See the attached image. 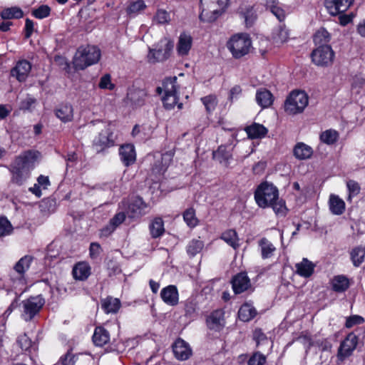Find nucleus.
Here are the masks:
<instances>
[{"instance_id":"nucleus-1","label":"nucleus","mask_w":365,"mask_h":365,"mask_svg":"<svg viewBox=\"0 0 365 365\" xmlns=\"http://www.w3.org/2000/svg\"><path fill=\"white\" fill-rule=\"evenodd\" d=\"M38 156V152L29 150L16 158L9 168L12 182L19 185L24 184L29 178Z\"/></svg>"},{"instance_id":"nucleus-2","label":"nucleus","mask_w":365,"mask_h":365,"mask_svg":"<svg viewBox=\"0 0 365 365\" xmlns=\"http://www.w3.org/2000/svg\"><path fill=\"white\" fill-rule=\"evenodd\" d=\"M101 56V50L96 46H80L73 59V67L78 70H84L92 65L96 64Z\"/></svg>"},{"instance_id":"nucleus-3","label":"nucleus","mask_w":365,"mask_h":365,"mask_svg":"<svg viewBox=\"0 0 365 365\" xmlns=\"http://www.w3.org/2000/svg\"><path fill=\"white\" fill-rule=\"evenodd\" d=\"M178 90L176 77L165 78L162 86H158L156 88L157 93L162 95L161 98L165 109H173L176 105L179 109L182 108V104L178 103Z\"/></svg>"},{"instance_id":"nucleus-4","label":"nucleus","mask_w":365,"mask_h":365,"mask_svg":"<svg viewBox=\"0 0 365 365\" xmlns=\"http://www.w3.org/2000/svg\"><path fill=\"white\" fill-rule=\"evenodd\" d=\"M228 0H200V19L203 22H213L225 11Z\"/></svg>"},{"instance_id":"nucleus-5","label":"nucleus","mask_w":365,"mask_h":365,"mask_svg":"<svg viewBox=\"0 0 365 365\" xmlns=\"http://www.w3.org/2000/svg\"><path fill=\"white\" fill-rule=\"evenodd\" d=\"M278 196L277 188L268 182L259 184L255 192L256 203L262 208L269 207L273 200L278 199Z\"/></svg>"},{"instance_id":"nucleus-6","label":"nucleus","mask_w":365,"mask_h":365,"mask_svg":"<svg viewBox=\"0 0 365 365\" xmlns=\"http://www.w3.org/2000/svg\"><path fill=\"white\" fill-rule=\"evenodd\" d=\"M309 97L303 91H293L284 102V110L289 115H296L304 111L308 106Z\"/></svg>"},{"instance_id":"nucleus-7","label":"nucleus","mask_w":365,"mask_h":365,"mask_svg":"<svg viewBox=\"0 0 365 365\" xmlns=\"http://www.w3.org/2000/svg\"><path fill=\"white\" fill-rule=\"evenodd\" d=\"M251 47V38L249 34L245 33L233 35L227 43V48L236 58L247 55L250 52Z\"/></svg>"},{"instance_id":"nucleus-8","label":"nucleus","mask_w":365,"mask_h":365,"mask_svg":"<svg viewBox=\"0 0 365 365\" xmlns=\"http://www.w3.org/2000/svg\"><path fill=\"white\" fill-rule=\"evenodd\" d=\"M117 138L116 128L113 123H108L93 140V146L97 152L115 145Z\"/></svg>"},{"instance_id":"nucleus-9","label":"nucleus","mask_w":365,"mask_h":365,"mask_svg":"<svg viewBox=\"0 0 365 365\" xmlns=\"http://www.w3.org/2000/svg\"><path fill=\"white\" fill-rule=\"evenodd\" d=\"M173 48V43L167 38H162L154 48H149L147 56L149 63L160 62L167 60Z\"/></svg>"},{"instance_id":"nucleus-10","label":"nucleus","mask_w":365,"mask_h":365,"mask_svg":"<svg viewBox=\"0 0 365 365\" xmlns=\"http://www.w3.org/2000/svg\"><path fill=\"white\" fill-rule=\"evenodd\" d=\"M312 62L317 66L327 67L332 64L334 52L329 45L319 46L311 54Z\"/></svg>"},{"instance_id":"nucleus-11","label":"nucleus","mask_w":365,"mask_h":365,"mask_svg":"<svg viewBox=\"0 0 365 365\" xmlns=\"http://www.w3.org/2000/svg\"><path fill=\"white\" fill-rule=\"evenodd\" d=\"M45 302L41 296L31 297L22 302L21 317L25 321L31 320L39 312Z\"/></svg>"},{"instance_id":"nucleus-12","label":"nucleus","mask_w":365,"mask_h":365,"mask_svg":"<svg viewBox=\"0 0 365 365\" xmlns=\"http://www.w3.org/2000/svg\"><path fill=\"white\" fill-rule=\"evenodd\" d=\"M359 338L354 333H349L341 341L337 352L338 360L343 361L352 355L358 344Z\"/></svg>"},{"instance_id":"nucleus-13","label":"nucleus","mask_w":365,"mask_h":365,"mask_svg":"<svg viewBox=\"0 0 365 365\" xmlns=\"http://www.w3.org/2000/svg\"><path fill=\"white\" fill-rule=\"evenodd\" d=\"M148 212V205L140 197H135L128 205V214L130 217H138Z\"/></svg>"},{"instance_id":"nucleus-14","label":"nucleus","mask_w":365,"mask_h":365,"mask_svg":"<svg viewBox=\"0 0 365 365\" xmlns=\"http://www.w3.org/2000/svg\"><path fill=\"white\" fill-rule=\"evenodd\" d=\"M232 289L236 294H241L251 289L250 279L246 272H240L232 279Z\"/></svg>"},{"instance_id":"nucleus-15","label":"nucleus","mask_w":365,"mask_h":365,"mask_svg":"<svg viewBox=\"0 0 365 365\" xmlns=\"http://www.w3.org/2000/svg\"><path fill=\"white\" fill-rule=\"evenodd\" d=\"M353 3V0H326L325 6L328 12L336 16L345 12Z\"/></svg>"},{"instance_id":"nucleus-16","label":"nucleus","mask_w":365,"mask_h":365,"mask_svg":"<svg viewBox=\"0 0 365 365\" xmlns=\"http://www.w3.org/2000/svg\"><path fill=\"white\" fill-rule=\"evenodd\" d=\"M173 349L175 357L179 360H187L192 355L190 345L182 339H178L175 341Z\"/></svg>"},{"instance_id":"nucleus-17","label":"nucleus","mask_w":365,"mask_h":365,"mask_svg":"<svg viewBox=\"0 0 365 365\" xmlns=\"http://www.w3.org/2000/svg\"><path fill=\"white\" fill-rule=\"evenodd\" d=\"M160 297L169 306H175L179 302V293L175 285H168L162 289Z\"/></svg>"},{"instance_id":"nucleus-18","label":"nucleus","mask_w":365,"mask_h":365,"mask_svg":"<svg viewBox=\"0 0 365 365\" xmlns=\"http://www.w3.org/2000/svg\"><path fill=\"white\" fill-rule=\"evenodd\" d=\"M192 46V38L186 33H182L178 37L176 45V51L178 55L181 57L186 56L189 54Z\"/></svg>"},{"instance_id":"nucleus-19","label":"nucleus","mask_w":365,"mask_h":365,"mask_svg":"<svg viewBox=\"0 0 365 365\" xmlns=\"http://www.w3.org/2000/svg\"><path fill=\"white\" fill-rule=\"evenodd\" d=\"M91 274V267L90 264L85 262H78L74 264L72 269V276L74 279L78 281L86 280Z\"/></svg>"},{"instance_id":"nucleus-20","label":"nucleus","mask_w":365,"mask_h":365,"mask_svg":"<svg viewBox=\"0 0 365 365\" xmlns=\"http://www.w3.org/2000/svg\"><path fill=\"white\" fill-rule=\"evenodd\" d=\"M31 69V63L26 60H21L16 63L11 73L12 76H15L19 81L21 82L26 79Z\"/></svg>"},{"instance_id":"nucleus-21","label":"nucleus","mask_w":365,"mask_h":365,"mask_svg":"<svg viewBox=\"0 0 365 365\" xmlns=\"http://www.w3.org/2000/svg\"><path fill=\"white\" fill-rule=\"evenodd\" d=\"M267 7L277 18L279 21L284 20L288 8L278 0H267Z\"/></svg>"},{"instance_id":"nucleus-22","label":"nucleus","mask_w":365,"mask_h":365,"mask_svg":"<svg viewBox=\"0 0 365 365\" xmlns=\"http://www.w3.org/2000/svg\"><path fill=\"white\" fill-rule=\"evenodd\" d=\"M245 131L247 133L250 139H262L264 138L268 130L263 125L253 123L250 125L246 126Z\"/></svg>"},{"instance_id":"nucleus-23","label":"nucleus","mask_w":365,"mask_h":365,"mask_svg":"<svg viewBox=\"0 0 365 365\" xmlns=\"http://www.w3.org/2000/svg\"><path fill=\"white\" fill-rule=\"evenodd\" d=\"M330 285L333 291L341 293L349 289L350 286V280L345 275H336L331 279Z\"/></svg>"},{"instance_id":"nucleus-24","label":"nucleus","mask_w":365,"mask_h":365,"mask_svg":"<svg viewBox=\"0 0 365 365\" xmlns=\"http://www.w3.org/2000/svg\"><path fill=\"white\" fill-rule=\"evenodd\" d=\"M33 257L31 256L25 255L21 257L14 266V270L21 275L19 283L22 285H25L26 284V280L23 275L29 269Z\"/></svg>"},{"instance_id":"nucleus-25","label":"nucleus","mask_w":365,"mask_h":365,"mask_svg":"<svg viewBox=\"0 0 365 365\" xmlns=\"http://www.w3.org/2000/svg\"><path fill=\"white\" fill-rule=\"evenodd\" d=\"M207 324L210 329L220 330L225 324L224 314L222 310H215L211 313L207 319Z\"/></svg>"},{"instance_id":"nucleus-26","label":"nucleus","mask_w":365,"mask_h":365,"mask_svg":"<svg viewBox=\"0 0 365 365\" xmlns=\"http://www.w3.org/2000/svg\"><path fill=\"white\" fill-rule=\"evenodd\" d=\"M295 267L297 274L307 278L314 273L315 264L308 259L303 258L300 262L296 264Z\"/></svg>"},{"instance_id":"nucleus-27","label":"nucleus","mask_w":365,"mask_h":365,"mask_svg":"<svg viewBox=\"0 0 365 365\" xmlns=\"http://www.w3.org/2000/svg\"><path fill=\"white\" fill-rule=\"evenodd\" d=\"M255 99L257 103L262 108H267L273 103V96L271 92L266 88L258 89L256 92Z\"/></svg>"},{"instance_id":"nucleus-28","label":"nucleus","mask_w":365,"mask_h":365,"mask_svg":"<svg viewBox=\"0 0 365 365\" xmlns=\"http://www.w3.org/2000/svg\"><path fill=\"white\" fill-rule=\"evenodd\" d=\"M120 155L121 160L126 166L133 164L136 158L134 146L131 144L121 146L120 148Z\"/></svg>"},{"instance_id":"nucleus-29","label":"nucleus","mask_w":365,"mask_h":365,"mask_svg":"<svg viewBox=\"0 0 365 365\" xmlns=\"http://www.w3.org/2000/svg\"><path fill=\"white\" fill-rule=\"evenodd\" d=\"M55 114L62 122H70L73 118V106L70 104H61L55 110Z\"/></svg>"},{"instance_id":"nucleus-30","label":"nucleus","mask_w":365,"mask_h":365,"mask_svg":"<svg viewBox=\"0 0 365 365\" xmlns=\"http://www.w3.org/2000/svg\"><path fill=\"white\" fill-rule=\"evenodd\" d=\"M329 210L334 215H340L345 210V202L338 195H331L329 200Z\"/></svg>"},{"instance_id":"nucleus-31","label":"nucleus","mask_w":365,"mask_h":365,"mask_svg":"<svg viewBox=\"0 0 365 365\" xmlns=\"http://www.w3.org/2000/svg\"><path fill=\"white\" fill-rule=\"evenodd\" d=\"M125 219L124 212L117 213L110 221V224L101 230V235L108 236L115 228L120 225Z\"/></svg>"},{"instance_id":"nucleus-32","label":"nucleus","mask_w":365,"mask_h":365,"mask_svg":"<svg viewBox=\"0 0 365 365\" xmlns=\"http://www.w3.org/2000/svg\"><path fill=\"white\" fill-rule=\"evenodd\" d=\"M110 341V334L101 327H96L93 335V343L98 346L106 344Z\"/></svg>"},{"instance_id":"nucleus-33","label":"nucleus","mask_w":365,"mask_h":365,"mask_svg":"<svg viewBox=\"0 0 365 365\" xmlns=\"http://www.w3.org/2000/svg\"><path fill=\"white\" fill-rule=\"evenodd\" d=\"M120 301L117 298L111 297H106L102 300L101 307L106 313H116L120 307Z\"/></svg>"},{"instance_id":"nucleus-34","label":"nucleus","mask_w":365,"mask_h":365,"mask_svg":"<svg viewBox=\"0 0 365 365\" xmlns=\"http://www.w3.org/2000/svg\"><path fill=\"white\" fill-rule=\"evenodd\" d=\"M257 314L255 307L248 303H245L241 306L238 311V317L241 321L249 322Z\"/></svg>"},{"instance_id":"nucleus-35","label":"nucleus","mask_w":365,"mask_h":365,"mask_svg":"<svg viewBox=\"0 0 365 365\" xmlns=\"http://www.w3.org/2000/svg\"><path fill=\"white\" fill-rule=\"evenodd\" d=\"M312 148L303 143H297L294 148V155L299 160L308 159L312 155Z\"/></svg>"},{"instance_id":"nucleus-36","label":"nucleus","mask_w":365,"mask_h":365,"mask_svg":"<svg viewBox=\"0 0 365 365\" xmlns=\"http://www.w3.org/2000/svg\"><path fill=\"white\" fill-rule=\"evenodd\" d=\"M220 239L235 250L237 249L240 246L239 238L235 230L230 229L225 230L221 234Z\"/></svg>"},{"instance_id":"nucleus-37","label":"nucleus","mask_w":365,"mask_h":365,"mask_svg":"<svg viewBox=\"0 0 365 365\" xmlns=\"http://www.w3.org/2000/svg\"><path fill=\"white\" fill-rule=\"evenodd\" d=\"M289 38V33L284 25H280L272 34L273 43L279 46L285 43Z\"/></svg>"},{"instance_id":"nucleus-38","label":"nucleus","mask_w":365,"mask_h":365,"mask_svg":"<svg viewBox=\"0 0 365 365\" xmlns=\"http://www.w3.org/2000/svg\"><path fill=\"white\" fill-rule=\"evenodd\" d=\"M16 343L22 351H28L29 354L35 352L37 349V346L25 334L18 336Z\"/></svg>"},{"instance_id":"nucleus-39","label":"nucleus","mask_w":365,"mask_h":365,"mask_svg":"<svg viewBox=\"0 0 365 365\" xmlns=\"http://www.w3.org/2000/svg\"><path fill=\"white\" fill-rule=\"evenodd\" d=\"M261 248V254L263 259L270 258L276 250L273 244L266 238H262L259 242Z\"/></svg>"},{"instance_id":"nucleus-40","label":"nucleus","mask_w":365,"mask_h":365,"mask_svg":"<svg viewBox=\"0 0 365 365\" xmlns=\"http://www.w3.org/2000/svg\"><path fill=\"white\" fill-rule=\"evenodd\" d=\"M239 13L244 19L247 27L251 26L256 19V14L252 6L240 7Z\"/></svg>"},{"instance_id":"nucleus-41","label":"nucleus","mask_w":365,"mask_h":365,"mask_svg":"<svg viewBox=\"0 0 365 365\" xmlns=\"http://www.w3.org/2000/svg\"><path fill=\"white\" fill-rule=\"evenodd\" d=\"M232 157L231 148L227 145H220L213 152V158L220 163H227Z\"/></svg>"},{"instance_id":"nucleus-42","label":"nucleus","mask_w":365,"mask_h":365,"mask_svg":"<svg viewBox=\"0 0 365 365\" xmlns=\"http://www.w3.org/2000/svg\"><path fill=\"white\" fill-rule=\"evenodd\" d=\"M3 19H21L24 16L23 11L17 6L4 9L0 14Z\"/></svg>"},{"instance_id":"nucleus-43","label":"nucleus","mask_w":365,"mask_h":365,"mask_svg":"<svg viewBox=\"0 0 365 365\" xmlns=\"http://www.w3.org/2000/svg\"><path fill=\"white\" fill-rule=\"evenodd\" d=\"M150 231L153 238H157L161 236L164 232V223L160 217H156L150 225Z\"/></svg>"},{"instance_id":"nucleus-44","label":"nucleus","mask_w":365,"mask_h":365,"mask_svg":"<svg viewBox=\"0 0 365 365\" xmlns=\"http://www.w3.org/2000/svg\"><path fill=\"white\" fill-rule=\"evenodd\" d=\"M351 259L355 267H359L364 261L365 257V248L356 247L350 252Z\"/></svg>"},{"instance_id":"nucleus-45","label":"nucleus","mask_w":365,"mask_h":365,"mask_svg":"<svg viewBox=\"0 0 365 365\" xmlns=\"http://www.w3.org/2000/svg\"><path fill=\"white\" fill-rule=\"evenodd\" d=\"M182 216L185 222L190 228L195 227L199 223V220L195 215V210L192 207L186 209Z\"/></svg>"},{"instance_id":"nucleus-46","label":"nucleus","mask_w":365,"mask_h":365,"mask_svg":"<svg viewBox=\"0 0 365 365\" xmlns=\"http://www.w3.org/2000/svg\"><path fill=\"white\" fill-rule=\"evenodd\" d=\"M204 247V242L200 239H193L189 242L187 246V253L190 257H194L200 253Z\"/></svg>"},{"instance_id":"nucleus-47","label":"nucleus","mask_w":365,"mask_h":365,"mask_svg":"<svg viewBox=\"0 0 365 365\" xmlns=\"http://www.w3.org/2000/svg\"><path fill=\"white\" fill-rule=\"evenodd\" d=\"M146 93L143 90H136L128 94L129 100L136 106H142L145 102Z\"/></svg>"},{"instance_id":"nucleus-48","label":"nucleus","mask_w":365,"mask_h":365,"mask_svg":"<svg viewBox=\"0 0 365 365\" xmlns=\"http://www.w3.org/2000/svg\"><path fill=\"white\" fill-rule=\"evenodd\" d=\"M174 156V152L173 150H168L161 155V164L160 165H156L155 169L159 173H163L167 168L170 165Z\"/></svg>"},{"instance_id":"nucleus-49","label":"nucleus","mask_w":365,"mask_h":365,"mask_svg":"<svg viewBox=\"0 0 365 365\" xmlns=\"http://www.w3.org/2000/svg\"><path fill=\"white\" fill-rule=\"evenodd\" d=\"M339 138V133L332 129L327 130L320 135V140L327 145L334 144Z\"/></svg>"},{"instance_id":"nucleus-50","label":"nucleus","mask_w":365,"mask_h":365,"mask_svg":"<svg viewBox=\"0 0 365 365\" xmlns=\"http://www.w3.org/2000/svg\"><path fill=\"white\" fill-rule=\"evenodd\" d=\"M146 8L143 0L131 2L127 8V13L130 15H136Z\"/></svg>"},{"instance_id":"nucleus-51","label":"nucleus","mask_w":365,"mask_h":365,"mask_svg":"<svg viewBox=\"0 0 365 365\" xmlns=\"http://www.w3.org/2000/svg\"><path fill=\"white\" fill-rule=\"evenodd\" d=\"M329 40L330 35L329 32L323 28L319 29L314 36V41L316 44H327Z\"/></svg>"},{"instance_id":"nucleus-52","label":"nucleus","mask_w":365,"mask_h":365,"mask_svg":"<svg viewBox=\"0 0 365 365\" xmlns=\"http://www.w3.org/2000/svg\"><path fill=\"white\" fill-rule=\"evenodd\" d=\"M269 207H271L275 214L279 216H284L286 215L287 208L285 206V202L282 200H273L272 204H270Z\"/></svg>"},{"instance_id":"nucleus-53","label":"nucleus","mask_w":365,"mask_h":365,"mask_svg":"<svg viewBox=\"0 0 365 365\" xmlns=\"http://www.w3.org/2000/svg\"><path fill=\"white\" fill-rule=\"evenodd\" d=\"M170 19V13L165 10L159 9L157 11L153 20L158 24H168Z\"/></svg>"},{"instance_id":"nucleus-54","label":"nucleus","mask_w":365,"mask_h":365,"mask_svg":"<svg viewBox=\"0 0 365 365\" xmlns=\"http://www.w3.org/2000/svg\"><path fill=\"white\" fill-rule=\"evenodd\" d=\"M51 9L47 5H41L32 11V15L36 19H42L50 15Z\"/></svg>"},{"instance_id":"nucleus-55","label":"nucleus","mask_w":365,"mask_h":365,"mask_svg":"<svg viewBox=\"0 0 365 365\" xmlns=\"http://www.w3.org/2000/svg\"><path fill=\"white\" fill-rule=\"evenodd\" d=\"M201 101L204 104L206 110L208 113H210L215 110L217 103L216 97L212 95H210L204 98H202Z\"/></svg>"},{"instance_id":"nucleus-56","label":"nucleus","mask_w":365,"mask_h":365,"mask_svg":"<svg viewBox=\"0 0 365 365\" xmlns=\"http://www.w3.org/2000/svg\"><path fill=\"white\" fill-rule=\"evenodd\" d=\"M253 339L256 341L257 346L269 344V339L260 329H256L253 332Z\"/></svg>"},{"instance_id":"nucleus-57","label":"nucleus","mask_w":365,"mask_h":365,"mask_svg":"<svg viewBox=\"0 0 365 365\" xmlns=\"http://www.w3.org/2000/svg\"><path fill=\"white\" fill-rule=\"evenodd\" d=\"M196 312V303L192 299H187L185 302V313L187 317H193Z\"/></svg>"},{"instance_id":"nucleus-58","label":"nucleus","mask_w":365,"mask_h":365,"mask_svg":"<svg viewBox=\"0 0 365 365\" xmlns=\"http://www.w3.org/2000/svg\"><path fill=\"white\" fill-rule=\"evenodd\" d=\"M12 231V226L6 217L0 218V237L9 235Z\"/></svg>"},{"instance_id":"nucleus-59","label":"nucleus","mask_w":365,"mask_h":365,"mask_svg":"<svg viewBox=\"0 0 365 365\" xmlns=\"http://www.w3.org/2000/svg\"><path fill=\"white\" fill-rule=\"evenodd\" d=\"M266 362V357L262 354L257 351L253 354L248 361V365H264Z\"/></svg>"},{"instance_id":"nucleus-60","label":"nucleus","mask_w":365,"mask_h":365,"mask_svg":"<svg viewBox=\"0 0 365 365\" xmlns=\"http://www.w3.org/2000/svg\"><path fill=\"white\" fill-rule=\"evenodd\" d=\"M99 87L101 89L113 90L115 87L114 84L111 82V78L109 74L103 76L99 82Z\"/></svg>"},{"instance_id":"nucleus-61","label":"nucleus","mask_w":365,"mask_h":365,"mask_svg":"<svg viewBox=\"0 0 365 365\" xmlns=\"http://www.w3.org/2000/svg\"><path fill=\"white\" fill-rule=\"evenodd\" d=\"M364 319L361 316L359 315H353L346 319V327L351 328L355 325L361 324L364 322Z\"/></svg>"},{"instance_id":"nucleus-62","label":"nucleus","mask_w":365,"mask_h":365,"mask_svg":"<svg viewBox=\"0 0 365 365\" xmlns=\"http://www.w3.org/2000/svg\"><path fill=\"white\" fill-rule=\"evenodd\" d=\"M349 192V196H355L359 193V185L354 180H349L346 183Z\"/></svg>"},{"instance_id":"nucleus-63","label":"nucleus","mask_w":365,"mask_h":365,"mask_svg":"<svg viewBox=\"0 0 365 365\" xmlns=\"http://www.w3.org/2000/svg\"><path fill=\"white\" fill-rule=\"evenodd\" d=\"M34 28V23L32 20L29 19H26L25 22V37L29 38L33 34Z\"/></svg>"},{"instance_id":"nucleus-64","label":"nucleus","mask_w":365,"mask_h":365,"mask_svg":"<svg viewBox=\"0 0 365 365\" xmlns=\"http://www.w3.org/2000/svg\"><path fill=\"white\" fill-rule=\"evenodd\" d=\"M61 361L63 365H74L75 356L72 353L68 352L63 357H61Z\"/></svg>"}]
</instances>
